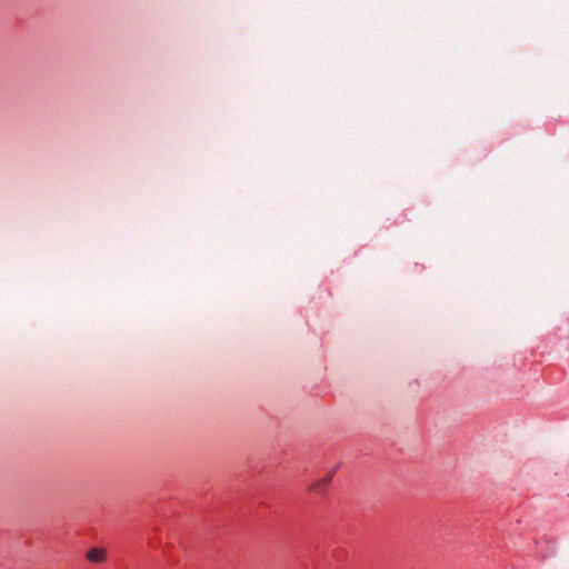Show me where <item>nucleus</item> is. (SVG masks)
<instances>
[{
	"label": "nucleus",
	"instance_id": "f03ea898",
	"mask_svg": "<svg viewBox=\"0 0 569 569\" xmlns=\"http://www.w3.org/2000/svg\"><path fill=\"white\" fill-rule=\"evenodd\" d=\"M87 557L92 562H100L104 558V552L101 549L93 548L87 553Z\"/></svg>",
	"mask_w": 569,
	"mask_h": 569
},
{
	"label": "nucleus",
	"instance_id": "f257e3e1",
	"mask_svg": "<svg viewBox=\"0 0 569 569\" xmlns=\"http://www.w3.org/2000/svg\"><path fill=\"white\" fill-rule=\"evenodd\" d=\"M331 479H332V472L327 475L326 477H323L320 481L313 483L311 486V490L321 493L326 489V487L330 483Z\"/></svg>",
	"mask_w": 569,
	"mask_h": 569
}]
</instances>
